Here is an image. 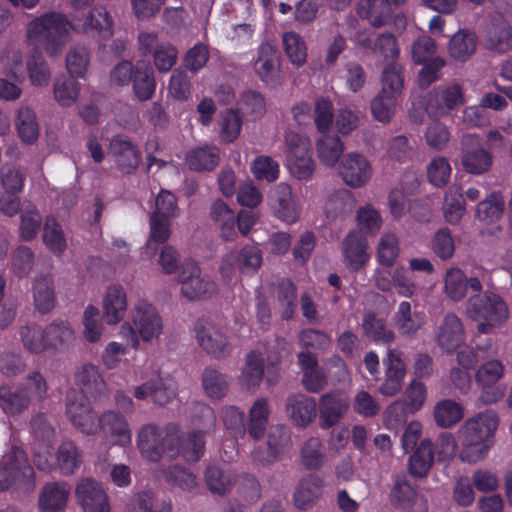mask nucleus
Returning a JSON list of instances; mask_svg holds the SVG:
<instances>
[{"mask_svg": "<svg viewBox=\"0 0 512 512\" xmlns=\"http://www.w3.org/2000/svg\"><path fill=\"white\" fill-rule=\"evenodd\" d=\"M25 71L33 87H47L51 81V70L40 52H35L28 57Z\"/></svg>", "mask_w": 512, "mask_h": 512, "instance_id": "obj_41", "label": "nucleus"}, {"mask_svg": "<svg viewBox=\"0 0 512 512\" xmlns=\"http://www.w3.org/2000/svg\"><path fill=\"white\" fill-rule=\"evenodd\" d=\"M30 404L28 396L18 387L12 390L7 385L0 386V408L7 416H17L24 413Z\"/></svg>", "mask_w": 512, "mask_h": 512, "instance_id": "obj_40", "label": "nucleus"}, {"mask_svg": "<svg viewBox=\"0 0 512 512\" xmlns=\"http://www.w3.org/2000/svg\"><path fill=\"white\" fill-rule=\"evenodd\" d=\"M485 38L486 46L491 50L505 53L512 48V28L502 18L490 21L486 27Z\"/></svg>", "mask_w": 512, "mask_h": 512, "instance_id": "obj_35", "label": "nucleus"}, {"mask_svg": "<svg viewBox=\"0 0 512 512\" xmlns=\"http://www.w3.org/2000/svg\"><path fill=\"white\" fill-rule=\"evenodd\" d=\"M109 153L114 157L118 169L123 173H131L139 164L138 150L129 140L120 136L111 140Z\"/></svg>", "mask_w": 512, "mask_h": 512, "instance_id": "obj_30", "label": "nucleus"}, {"mask_svg": "<svg viewBox=\"0 0 512 512\" xmlns=\"http://www.w3.org/2000/svg\"><path fill=\"white\" fill-rule=\"evenodd\" d=\"M338 175L345 185L358 189L368 184L373 175V169L368 158L358 152H348L338 164Z\"/></svg>", "mask_w": 512, "mask_h": 512, "instance_id": "obj_12", "label": "nucleus"}, {"mask_svg": "<svg viewBox=\"0 0 512 512\" xmlns=\"http://www.w3.org/2000/svg\"><path fill=\"white\" fill-rule=\"evenodd\" d=\"M349 409L350 400L346 394L338 391L323 394L317 404L319 427L325 430L337 425Z\"/></svg>", "mask_w": 512, "mask_h": 512, "instance_id": "obj_18", "label": "nucleus"}, {"mask_svg": "<svg viewBox=\"0 0 512 512\" xmlns=\"http://www.w3.org/2000/svg\"><path fill=\"white\" fill-rule=\"evenodd\" d=\"M357 13L373 27L380 28L390 20L392 9L389 0H360Z\"/></svg>", "mask_w": 512, "mask_h": 512, "instance_id": "obj_36", "label": "nucleus"}, {"mask_svg": "<svg viewBox=\"0 0 512 512\" xmlns=\"http://www.w3.org/2000/svg\"><path fill=\"white\" fill-rule=\"evenodd\" d=\"M19 136L25 142H32L37 139L39 125L34 110L28 106H20L15 121Z\"/></svg>", "mask_w": 512, "mask_h": 512, "instance_id": "obj_51", "label": "nucleus"}, {"mask_svg": "<svg viewBox=\"0 0 512 512\" xmlns=\"http://www.w3.org/2000/svg\"><path fill=\"white\" fill-rule=\"evenodd\" d=\"M362 329L364 335L375 342L390 344L395 339L394 331L386 325L385 320L373 313L364 315Z\"/></svg>", "mask_w": 512, "mask_h": 512, "instance_id": "obj_42", "label": "nucleus"}, {"mask_svg": "<svg viewBox=\"0 0 512 512\" xmlns=\"http://www.w3.org/2000/svg\"><path fill=\"white\" fill-rule=\"evenodd\" d=\"M392 320L398 332L403 336L415 335L425 323L424 315L413 311L411 303L408 301L399 303Z\"/></svg>", "mask_w": 512, "mask_h": 512, "instance_id": "obj_34", "label": "nucleus"}, {"mask_svg": "<svg viewBox=\"0 0 512 512\" xmlns=\"http://www.w3.org/2000/svg\"><path fill=\"white\" fill-rule=\"evenodd\" d=\"M98 431H101L113 445L127 446L132 441V431L127 419L114 410L105 411L98 419Z\"/></svg>", "mask_w": 512, "mask_h": 512, "instance_id": "obj_20", "label": "nucleus"}, {"mask_svg": "<svg viewBox=\"0 0 512 512\" xmlns=\"http://www.w3.org/2000/svg\"><path fill=\"white\" fill-rule=\"evenodd\" d=\"M46 338L48 350L66 348L74 340V331L68 322H53L46 327Z\"/></svg>", "mask_w": 512, "mask_h": 512, "instance_id": "obj_55", "label": "nucleus"}, {"mask_svg": "<svg viewBox=\"0 0 512 512\" xmlns=\"http://www.w3.org/2000/svg\"><path fill=\"white\" fill-rule=\"evenodd\" d=\"M73 24L60 12H46L27 23L25 40L28 46L42 48L49 57L60 56L70 41Z\"/></svg>", "mask_w": 512, "mask_h": 512, "instance_id": "obj_4", "label": "nucleus"}, {"mask_svg": "<svg viewBox=\"0 0 512 512\" xmlns=\"http://www.w3.org/2000/svg\"><path fill=\"white\" fill-rule=\"evenodd\" d=\"M75 497L83 512H111L107 491L93 478L84 477L78 480Z\"/></svg>", "mask_w": 512, "mask_h": 512, "instance_id": "obj_14", "label": "nucleus"}, {"mask_svg": "<svg viewBox=\"0 0 512 512\" xmlns=\"http://www.w3.org/2000/svg\"><path fill=\"white\" fill-rule=\"evenodd\" d=\"M465 340V330L461 319L454 313L447 314L436 334L437 345L443 352L452 353Z\"/></svg>", "mask_w": 512, "mask_h": 512, "instance_id": "obj_23", "label": "nucleus"}, {"mask_svg": "<svg viewBox=\"0 0 512 512\" xmlns=\"http://www.w3.org/2000/svg\"><path fill=\"white\" fill-rule=\"evenodd\" d=\"M380 93L399 98L404 88L402 68L396 63H389L382 72Z\"/></svg>", "mask_w": 512, "mask_h": 512, "instance_id": "obj_62", "label": "nucleus"}, {"mask_svg": "<svg viewBox=\"0 0 512 512\" xmlns=\"http://www.w3.org/2000/svg\"><path fill=\"white\" fill-rule=\"evenodd\" d=\"M186 163L191 170L210 171L219 163V150L215 146H203L190 151Z\"/></svg>", "mask_w": 512, "mask_h": 512, "instance_id": "obj_44", "label": "nucleus"}, {"mask_svg": "<svg viewBox=\"0 0 512 512\" xmlns=\"http://www.w3.org/2000/svg\"><path fill=\"white\" fill-rule=\"evenodd\" d=\"M129 319L145 343L159 339L163 333V319L156 307L147 300L138 299L132 305Z\"/></svg>", "mask_w": 512, "mask_h": 512, "instance_id": "obj_9", "label": "nucleus"}, {"mask_svg": "<svg viewBox=\"0 0 512 512\" xmlns=\"http://www.w3.org/2000/svg\"><path fill=\"white\" fill-rule=\"evenodd\" d=\"M35 473L24 450L12 447L0 460V492L13 486L32 490Z\"/></svg>", "mask_w": 512, "mask_h": 512, "instance_id": "obj_6", "label": "nucleus"}, {"mask_svg": "<svg viewBox=\"0 0 512 512\" xmlns=\"http://www.w3.org/2000/svg\"><path fill=\"white\" fill-rule=\"evenodd\" d=\"M465 212L464 198L457 187H451L445 194L443 213L447 222L457 224Z\"/></svg>", "mask_w": 512, "mask_h": 512, "instance_id": "obj_58", "label": "nucleus"}, {"mask_svg": "<svg viewBox=\"0 0 512 512\" xmlns=\"http://www.w3.org/2000/svg\"><path fill=\"white\" fill-rule=\"evenodd\" d=\"M479 292L482 290V284L478 277L467 278L464 272L459 268H450L446 271L444 277V293L454 302H459L465 298L467 290Z\"/></svg>", "mask_w": 512, "mask_h": 512, "instance_id": "obj_24", "label": "nucleus"}, {"mask_svg": "<svg viewBox=\"0 0 512 512\" xmlns=\"http://www.w3.org/2000/svg\"><path fill=\"white\" fill-rule=\"evenodd\" d=\"M368 243L359 231H351L342 243L345 264L352 270H359L369 260Z\"/></svg>", "mask_w": 512, "mask_h": 512, "instance_id": "obj_27", "label": "nucleus"}, {"mask_svg": "<svg viewBox=\"0 0 512 512\" xmlns=\"http://www.w3.org/2000/svg\"><path fill=\"white\" fill-rule=\"evenodd\" d=\"M499 425L498 414L493 410L480 412L467 419L457 432L461 445L460 459L469 464L484 460L491 447Z\"/></svg>", "mask_w": 512, "mask_h": 512, "instance_id": "obj_3", "label": "nucleus"}, {"mask_svg": "<svg viewBox=\"0 0 512 512\" xmlns=\"http://www.w3.org/2000/svg\"><path fill=\"white\" fill-rule=\"evenodd\" d=\"M264 375V356L259 350H252L246 355L245 363L239 376V383L246 391L255 392Z\"/></svg>", "mask_w": 512, "mask_h": 512, "instance_id": "obj_29", "label": "nucleus"}, {"mask_svg": "<svg viewBox=\"0 0 512 512\" xmlns=\"http://www.w3.org/2000/svg\"><path fill=\"white\" fill-rule=\"evenodd\" d=\"M268 202L273 214L281 221L293 224L299 219L300 205L289 184L280 182L273 186L268 194Z\"/></svg>", "mask_w": 512, "mask_h": 512, "instance_id": "obj_16", "label": "nucleus"}, {"mask_svg": "<svg viewBox=\"0 0 512 512\" xmlns=\"http://www.w3.org/2000/svg\"><path fill=\"white\" fill-rule=\"evenodd\" d=\"M253 71L267 87L277 88L284 83L281 55L274 44L263 42L258 46L253 59Z\"/></svg>", "mask_w": 512, "mask_h": 512, "instance_id": "obj_7", "label": "nucleus"}, {"mask_svg": "<svg viewBox=\"0 0 512 512\" xmlns=\"http://www.w3.org/2000/svg\"><path fill=\"white\" fill-rule=\"evenodd\" d=\"M461 164L463 169L473 175H481L491 170L493 155L487 149L480 146L479 136L466 134L462 137Z\"/></svg>", "mask_w": 512, "mask_h": 512, "instance_id": "obj_15", "label": "nucleus"}, {"mask_svg": "<svg viewBox=\"0 0 512 512\" xmlns=\"http://www.w3.org/2000/svg\"><path fill=\"white\" fill-rule=\"evenodd\" d=\"M282 42L289 61L297 67L303 66L307 60V47L300 35L286 32L282 36Z\"/></svg>", "mask_w": 512, "mask_h": 512, "instance_id": "obj_56", "label": "nucleus"}, {"mask_svg": "<svg viewBox=\"0 0 512 512\" xmlns=\"http://www.w3.org/2000/svg\"><path fill=\"white\" fill-rule=\"evenodd\" d=\"M211 218L220 228L222 237L225 240H232L235 236V214L234 211L222 200L217 199L211 206Z\"/></svg>", "mask_w": 512, "mask_h": 512, "instance_id": "obj_46", "label": "nucleus"}, {"mask_svg": "<svg viewBox=\"0 0 512 512\" xmlns=\"http://www.w3.org/2000/svg\"><path fill=\"white\" fill-rule=\"evenodd\" d=\"M70 495L69 486L65 482L45 484L38 497L40 512H64Z\"/></svg>", "mask_w": 512, "mask_h": 512, "instance_id": "obj_25", "label": "nucleus"}, {"mask_svg": "<svg viewBox=\"0 0 512 512\" xmlns=\"http://www.w3.org/2000/svg\"><path fill=\"white\" fill-rule=\"evenodd\" d=\"M101 307L107 324L120 323L128 308L126 290L119 284L109 285L104 292Z\"/></svg>", "mask_w": 512, "mask_h": 512, "instance_id": "obj_22", "label": "nucleus"}, {"mask_svg": "<svg viewBox=\"0 0 512 512\" xmlns=\"http://www.w3.org/2000/svg\"><path fill=\"white\" fill-rule=\"evenodd\" d=\"M476 37L473 33L458 31L449 42L448 51L451 57L464 61L476 50Z\"/></svg>", "mask_w": 512, "mask_h": 512, "instance_id": "obj_52", "label": "nucleus"}, {"mask_svg": "<svg viewBox=\"0 0 512 512\" xmlns=\"http://www.w3.org/2000/svg\"><path fill=\"white\" fill-rule=\"evenodd\" d=\"M464 103L463 88L458 83L441 86L428 94L426 110L433 117H442Z\"/></svg>", "mask_w": 512, "mask_h": 512, "instance_id": "obj_17", "label": "nucleus"}, {"mask_svg": "<svg viewBox=\"0 0 512 512\" xmlns=\"http://www.w3.org/2000/svg\"><path fill=\"white\" fill-rule=\"evenodd\" d=\"M299 461L306 470L318 471L322 469L328 461L322 439L317 436L307 438L300 447Z\"/></svg>", "mask_w": 512, "mask_h": 512, "instance_id": "obj_32", "label": "nucleus"}, {"mask_svg": "<svg viewBox=\"0 0 512 512\" xmlns=\"http://www.w3.org/2000/svg\"><path fill=\"white\" fill-rule=\"evenodd\" d=\"M205 479L209 490L219 495L228 493L232 484L236 482V478L231 472H224L216 466H209L206 469Z\"/></svg>", "mask_w": 512, "mask_h": 512, "instance_id": "obj_64", "label": "nucleus"}, {"mask_svg": "<svg viewBox=\"0 0 512 512\" xmlns=\"http://www.w3.org/2000/svg\"><path fill=\"white\" fill-rule=\"evenodd\" d=\"M182 295L189 300H202L215 295L218 286L215 280L194 261L184 263L179 274Z\"/></svg>", "mask_w": 512, "mask_h": 512, "instance_id": "obj_8", "label": "nucleus"}, {"mask_svg": "<svg viewBox=\"0 0 512 512\" xmlns=\"http://www.w3.org/2000/svg\"><path fill=\"white\" fill-rule=\"evenodd\" d=\"M42 223V217L37 208L28 203L20 213V237L25 241H30L37 235Z\"/></svg>", "mask_w": 512, "mask_h": 512, "instance_id": "obj_60", "label": "nucleus"}, {"mask_svg": "<svg viewBox=\"0 0 512 512\" xmlns=\"http://www.w3.org/2000/svg\"><path fill=\"white\" fill-rule=\"evenodd\" d=\"M465 313L477 323L480 334H490L502 326L509 317L504 300L496 293L486 291L471 296L466 303Z\"/></svg>", "mask_w": 512, "mask_h": 512, "instance_id": "obj_5", "label": "nucleus"}, {"mask_svg": "<svg viewBox=\"0 0 512 512\" xmlns=\"http://www.w3.org/2000/svg\"><path fill=\"white\" fill-rule=\"evenodd\" d=\"M33 298L40 313H48L54 308L55 297L52 281L49 277H37L33 284Z\"/></svg>", "mask_w": 512, "mask_h": 512, "instance_id": "obj_50", "label": "nucleus"}, {"mask_svg": "<svg viewBox=\"0 0 512 512\" xmlns=\"http://www.w3.org/2000/svg\"><path fill=\"white\" fill-rule=\"evenodd\" d=\"M66 412L72 424L81 432L93 435L98 432L97 419L83 391L71 389L66 398Z\"/></svg>", "mask_w": 512, "mask_h": 512, "instance_id": "obj_13", "label": "nucleus"}, {"mask_svg": "<svg viewBox=\"0 0 512 512\" xmlns=\"http://www.w3.org/2000/svg\"><path fill=\"white\" fill-rule=\"evenodd\" d=\"M269 415V401L263 397L256 399L249 409L248 433L252 438L259 440L264 436Z\"/></svg>", "mask_w": 512, "mask_h": 512, "instance_id": "obj_39", "label": "nucleus"}, {"mask_svg": "<svg viewBox=\"0 0 512 512\" xmlns=\"http://www.w3.org/2000/svg\"><path fill=\"white\" fill-rule=\"evenodd\" d=\"M251 173L256 180L274 182L280 174V167L276 160L267 155L257 156L251 163Z\"/></svg>", "mask_w": 512, "mask_h": 512, "instance_id": "obj_63", "label": "nucleus"}, {"mask_svg": "<svg viewBox=\"0 0 512 512\" xmlns=\"http://www.w3.org/2000/svg\"><path fill=\"white\" fill-rule=\"evenodd\" d=\"M284 148L286 162L307 155H313L312 144L309 137L294 131L286 132L284 136Z\"/></svg>", "mask_w": 512, "mask_h": 512, "instance_id": "obj_53", "label": "nucleus"}, {"mask_svg": "<svg viewBox=\"0 0 512 512\" xmlns=\"http://www.w3.org/2000/svg\"><path fill=\"white\" fill-rule=\"evenodd\" d=\"M137 447L142 456L151 462H156L163 456L174 459L179 455L188 462H196L204 454L205 441L200 431L182 439L179 426L173 423L162 429L154 424H146L138 432Z\"/></svg>", "mask_w": 512, "mask_h": 512, "instance_id": "obj_1", "label": "nucleus"}, {"mask_svg": "<svg viewBox=\"0 0 512 512\" xmlns=\"http://www.w3.org/2000/svg\"><path fill=\"white\" fill-rule=\"evenodd\" d=\"M355 40L362 47L379 53L386 60L394 61L399 55L396 39L391 34H381L375 37L371 33L358 32Z\"/></svg>", "mask_w": 512, "mask_h": 512, "instance_id": "obj_33", "label": "nucleus"}, {"mask_svg": "<svg viewBox=\"0 0 512 512\" xmlns=\"http://www.w3.org/2000/svg\"><path fill=\"white\" fill-rule=\"evenodd\" d=\"M354 205L355 198L352 193L346 189H339L326 199L324 211L328 218H336L351 212Z\"/></svg>", "mask_w": 512, "mask_h": 512, "instance_id": "obj_49", "label": "nucleus"}, {"mask_svg": "<svg viewBox=\"0 0 512 512\" xmlns=\"http://www.w3.org/2000/svg\"><path fill=\"white\" fill-rule=\"evenodd\" d=\"M434 461L432 443L423 440L409 458V472L414 477L423 478L431 469Z\"/></svg>", "mask_w": 512, "mask_h": 512, "instance_id": "obj_45", "label": "nucleus"}, {"mask_svg": "<svg viewBox=\"0 0 512 512\" xmlns=\"http://www.w3.org/2000/svg\"><path fill=\"white\" fill-rule=\"evenodd\" d=\"M357 226L361 232L375 236L381 230L383 220L380 212L371 204L358 208L356 212Z\"/></svg>", "mask_w": 512, "mask_h": 512, "instance_id": "obj_59", "label": "nucleus"}, {"mask_svg": "<svg viewBox=\"0 0 512 512\" xmlns=\"http://www.w3.org/2000/svg\"><path fill=\"white\" fill-rule=\"evenodd\" d=\"M83 337L89 343H97L101 340L104 332V325L99 317V310L89 305L83 312Z\"/></svg>", "mask_w": 512, "mask_h": 512, "instance_id": "obj_61", "label": "nucleus"}, {"mask_svg": "<svg viewBox=\"0 0 512 512\" xmlns=\"http://www.w3.org/2000/svg\"><path fill=\"white\" fill-rule=\"evenodd\" d=\"M383 364L385 367L384 380L378 390L385 397H393L402 390L406 375V365L402 353L389 348L383 359Z\"/></svg>", "mask_w": 512, "mask_h": 512, "instance_id": "obj_19", "label": "nucleus"}, {"mask_svg": "<svg viewBox=\"0 0 512 512\" xmlns=\"http://www.w3.org/2000/svg\"><path fill=\"white\" fill-rule=\"evenodd\" d=\"M324 489V480L316 474L302 478L294 493V504L300 510H305L316 503Z\"/></svg>", "mask_w": 512, "mask_h": 512, "instance_id": "obj_31", "label": "nucleus"}, {"mask_svg": "<svg viewBox=\"0 0 512 512\" xmlns=\"http://www.w3.org/2000/svg\"><path fill=\"white\" fill-rule=\"evenodd\" d=\"M112 26L113 21L106 8L95 6L81 24H73V29L79 33H94L103 39H107L113 35Z\"/></svg>", "mask_w": 512, "mask_h": 512, "instance_id": "obj_26", "label": "nucleus"}, {"mask_svg": "<svg viewBox=\"0 0 512 512\" xmlns=\"http://www.w3.org/2000/svg\"><path fill=\"white\" fill-rule=\"evenodd\" d=\"M504 371V364L496 359L486 361L477 369L475 380L481 388L480 400L483 403L494 404L504 397L506 388L499 384Z\"/></svg>", "mask_w": 512, "mask_h": 512, "instance_id": "obj_10", "label": "nucleus"}, {"mask_svg": "<svg viewBox=\"0 0 512 512\" xmlns=\"http://www.w3.org/2000/svg\"><path fill=\"white\" fill-rule=\"evenodd\" d=\"M464 416L463 406L450 399L439 401L434 407V419L438 426L449 428Z\"/></svg>", "mask_w": 512, "mask_h": 512, "instance_id": "obj_48", "label": "nucleus"}, {"mask_svg": "<svg viewBox=\"0 0 512 512\" xmlns=\"http://www.w3.org/2000/svg\"><path fill=\"white\" fill-rule=\"evenodd\" d=\"M289 443L290 435L288 429L285 426H274L268 434L267 457H260V449L255 448L252 452V458L263 466L269 465L280 458Z\"/></svg>", "mask_w": 512, "mask_h": 512, "instance_id": "obj_28", "label": "nucleus"}, {"mask_svg": "<svg viewBox=\"0 0 512 512\" xmlns=\"http://www.w3.org/2000/svg\"><path fill=\"white\" fill-rule=\"evenodd\" d=\"M171 219L149 215V236L146 244L142 247V254L146 258H152L156 254L154 244H163L171 236Z\"/></svg>", "mask_w": 512, "mask_h": 512, "instance_id": "obj_37", "label": "nucleus"}, {"mask_svg": "<svg viewBox=\"0 0 512 512\" xmlns=\"http://www.w3.org/2000/svg\"><path fill=\"white\" fill-rule=\"evenodd\" d=\"M202 386L206 395L215 400L224 398L229 390L227 376L212 367L204 369L202 374Z\"/></svg>", "mask_w": 512, "mask_h": 512, "instance_id": "obj_43", "label": "nucleus"}, {"mask_svg": "<svg viewBox=\"0 0 512 512\" xmlns=\"http://www.w3.org/2000/svg\"><path fill=\"white\" fill-rule=\"evenodd\" d=\"M285 411L296 427L306 428L317 417V403L304 394H292L286 399Z\"/></svg>", "mask_w": 512, "mask_h": 512, "instance_id": "obj_21", "label": "nucleus"}, {"mask_svg": "<svg viewBox=\"0 0 512 512\" xmlns=\"http://www.w3.org/2000/svg\"><path fill=\"white\" fill-rule=\"evenodd\" d=\"M19 335L23 347L31 353H41L48 350L46 328L36 325H26L20 328Z\"/></svg>", "mask_w": 512, "mask_h": 512, "instance_id": "obj_57", "label": "nucleus"}, {"mask_svg": "<svg viewBox=\"0 0 512 512\" xmlns=\"http://www.w3.org/2000/svg\"><path fill=\"white\" fill-rule=\"evenodd\" d=\"M198 345L217 359H224L232 352V345L222 327L208 320H199L195 327Z\"/></svg>", "mask_w": 512, "mask_h": 512, "instance_id": "obj_11", "label": "nucleus"}, {"mask_svg": "<svg viewBox=\"0 0 512 512\" xmlns=\"http://www.w3.org/2000/svg\"><path fill=\"white\" fill-rule=\"evenodd\" d=\"M317 156L326 167H334L344 152V143L336 135H323L315 142Z\"/></svg>", "mask_w": 512, "mask_h": 512, "instance_id": "obj_38", "label": "nucleus"}, {"mask_svg": "<svg viewBox=\"0 0 512 512\" xmlns=\"http://www.w3.org/2000/svg\"><path fill=\"white\" fill-rule=\"evenodd\" d=\"M33 432L38 440L34 447L33 462L42 471L59 470L63 475H72L82 463V455L72 441L60 444L55 454L51 452V443L55 432L43 416H36L31 421Z\"/></svg>", "mask_w": 512, "mask_h": 512, "instance_id": "obj_2", "label": "nucleus"}, {"mask_svg": "<svg viewBox=\"0 0 512 512\" xmlns=\"http://www.w3.org/2000/svg\"><path fill=\"white\" fill-rule=\"evenodd\" d=\"M400 254V242L393 232H386L380 237L376 248V259L385 267H392Z\"/></svg>", "mask_w": 512, "mask_h": 512, "instance_id": "obj_47", "label": "nucleus"}, {"mask_svg": "<svg viewBox=\"0 0 512 512\" xmlns=\"http://www.w3.org/2000/svg\"><path fill=\"white\" fill-rule=\"evenodd\" d=\"M43 242L55 254H62L67 248V241L61 225L54 217H47L43 227Z\"/></svg>", "mask_w": 512, "mask_h": 512, "instance_id": "obj_54", "label": "nucleus"}]
</instances>
